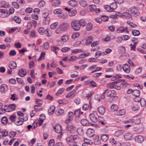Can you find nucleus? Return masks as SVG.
Listing matches in <instances>:
<instances>
[{"label":"nucleus","instance_id":"obj_55","mask_svg":"<svg viewBox=\"0 0 146 146\" xmlns=\"http://www.w3.org/2000/svg\"><path fill=\"white\" fill-rule=\"evenodd\" d=\"M64 89L63 88L60 89L55 94V95L56 96H58L61 94L63 92Z\"/></svg>","mask_w":146,"mask_h":146},{"label":"nucleus","instance_id":"obj_45","mask_svg":"<svg viewBox=\"0 0 146 146\" xmlns=\"http://www.w3.org/2000/svg\"><path fill=\"white\" fill-rule=\"evenodd\" d=\"M123 17H125L127 19H129L131 18V15H130V14L128 12H123Z\"/></svg>","mask_w":146,"mask_h":146},{"label":"nucleus","instance_id":"obj_36","mask_svg":"<svg viewBox=\"0 0 146 146\" xmlns=\"http://www.w3.org/2000/svg\"><path fill=\"white\" fill-rule=\"evenodd\" d=\"M101 139L104 141H106L108 139V135L103 134L101 136Z\"/></svg>","mask_w":146,"mask_h":146},{"label":"nucleus","instance_id":"obj_3","mask_svg":"<svg viewBox=\"0 0 146 146\" xmlns=\"http://www.w3.org/2000/svg\"><path fill=\"white\" fill-rule=\"evenodd\" d=\"M78 21L75 19L72 21L71 23L72 27L75 31H79L80 29V25L78 24Z\"/></svg>","mask_w":146,"mask_h":146},{"label":"nucleus","instance_id":"obj_35","mask_svg":"<svg viewBox=\"0 0 146 146\" xmlns=\"http://www.w3.org/2000/svg\"><path fill=\"white\" fill-rule=\"evenodd\" d=\"M50 20V18H44L42 21V24L44 25H48L49 23Z\"/></svg>","mask_w":146,"mask_h":146},{"label":"nucleus","instance_id":"obj_59","mask_svg":"<svg viewBox=\"0 0 146 146\" xmlns=\"http://www.w3.org/2000/svg\"><path fill=\"white\" fill-rule=\"evenodd\" d=\"M45 55V53L44 52H42L41 53V54L39 58L38 59V61H39L42 60L43 58H44V56Z\"/></svg>","mask_w":146,"mask_h":146},{"label":"nucleus","instance_id":"obj_1","mask_svg":"<svg viewBox=\"0 0 146 146\" xmlns=\"http://www.w3.org/2000/svg\"><path fill=\"white\" fill-rule=\"evenodd\" d=\"M78 135H71L66 139V142L69 145H72L75 142V140L78 139Z\"/></svg>","mask_w":146,"mask_h":146},{"label":"nucleus","instance_id":"obj_10","mask_svg":"<svg viewBox=\"0 0 146 146\" xmlns=\"http://www.w3.org/2000/svg\"><path fill=\"white\" fill-rule=\"evenodd\" d=\"M121 81V80H119L113 82L109 84L108 86V87L111 89L114 88H115V87L116 85L118 83H120Z\"/></svg>","mask_w":146,"mask_h":146},{"label":"nucleus","instance_id":"obj_64","mask_svg":"<svg viewBox=\"0 0 146 146\" xmlns=\"http://www.w3.org/2000/svg\"><path fill=\"white\" fill-rule=\"evenodd\" d=\"M15 47L17 48H19L21 47L22 46L21 43L19 42L15 43L14 44Z\"/></svg>","mask_w":146,"mask_h":146},{"label":"nucleus","instance_id":"obj_11","mask_svg":"<svg viewBox=\"0 0 146 146\" xmlns=\"http://www.w3.org/2000/svg\"><path fill=\"white\" fill-rule=\"evenodd\" d=\"M122 69L123 71L126 73H129L130 71V66L127 64H124L122 67Z\"/></svg>","mask_w":146,"mask_h":146},{"label":"nucleus","instance_id":"obj_15","mask_svg":"<svg viewBox=\"0 0 146 146\" xmlns=\"http://www.w3.org/2000/svg\"><path fill=\"white\" fill-rule=\"evenodd\" d=\"M94 131L93 129L89 128L87 129L86 134L89 137H93L95 135L94 134Z\"/></svg>","mask_w":146,"mask_h":146},{"label":"nucleus","instance_id":"obj_61","mask_svg":"<svg viewBox=\"0 0 146 146\" xmlns=\"http://www.w3.org/2000/svg\"><path fill=\"white\" fill-rule=\"evenodd\" d=\"M16 135V133L15 132H11L9 135V136L11 138L14 137Z\"/></svg>","mask_w":146,"mask_h":146},{"label":"nucleus","instance_id":"obj_19","mask_svg":"<svg viewBox=\"0 0 146 146\" xmlns=\"http://www.w3.org/2000/svg\"><path fill=\"white\" fill-rule=\"evenodd\" d=\"M85 85H89L91 86L92 87H95L97 86V84L94 81L92 80L91 81H87L84 82Z\"/></svg>","mask_w":146,"mask_h":146},{"label":"nucleus","instance_id":"obj_34","mask_svg":"<svg viewBox=\"0 0 146 146\" xmlns=\"http://www.w3.org/2000/svg\"><path fill=\"white\" fill-rule=\"evenodd\" d=\"M81 123L84 126H87L89 125L88 121L85 119H82L81 120Z\"/></svg>","mask_w":146,"mask_h":146},{"label":"nucleus","instance_id":"obj_16","mask_svg":"<svg viewBox=\"0 0 146 146\" xmlns=\"http://www.w3.org/2000/svg\"><path fill=\"white\" fill-rule=\"evenodd\" d=\"M134 140L135 142L139 143H141L144 140L143 137L141 135H139L135 136L134 137Z\"/></svg>","mask_w":146,"mask_h":146},{"label":"nucleus","instance_id":"obj_22","mask_svg":"<svg viewBox=\"0 0 146 146\" xmlns=\"http://www.w3.org/2000/svg\"><path fill=\"white\" fill-rule=\"evenodd\" d=\"M98 110L99 113L103 115L105 112V108L103 106H100L98 108Z\"/></svg>","mask_w":146,"mask_h":146},{"label":"nucleus","instance_id":"obj_63","mask_svg":"<svg viewBox=\"0 0 146 146\" xmlns=\"http://www.w3.org/2000/svg\"><path fill=\"white\" fill-rule=\"evenodd\" d=\"M80 35V34L77 32H76L73 34L72 35V38H75L78 37Z\"/></svg>","mask_w":146,"mask_h":146},{"label":"nucleus","instance_id":"obj_40","mask_svg":"<svg viewBox=\"0 0 146 146\" xmlns=\"http://www.w3.org/2000/svg\"><path fill=\"white\" fill-rule=\"evenodd\" d=\"M111 110L113 111H117L118 109V107L115 104H112L111 107Z\"/></svg>","mask_w":146,"mask_h":146},{"label":"nucleus","instance_id":"obj_9","mask_svg":"<svg viewBox=\"0 0 146 146\" xmlns=\"http://www.w3.org/2000/svg\"><path fill=\"white\" fill-rule=\"evenodd\" d=\"M104 92L106 96L111 97H113L115 96V93L114 90H109L108 89L106 90Z\"/></svg>","mask_w":146,"mask_h":146},{"label":"nucleus","instance_id":"obj_26","mask_svg":"<svg viewBox=\"0 0 146 146\" xmlns=\"http://www.w3.org/2000/svg\"><path fill=\"white\" fill-rule=\"evenodd\" d=\"M55 107L54 106H50V108L48 110V114L50 115L52 114L55 110Z\"/></svg>","mask_w":146,"mask_h":146},{"label":"nucleus","instance_id":"obj_14","mask_svg":"<svg viewBox=\"0 0 146 146\" xmlns=\"http://www.w3.org/2000/svg\"><path fill=\"white\" fill-rule=\"evenodd\" d=\"M16 107L15 104H10L8 106L6 111L7 112H10L14 110H15Z\"/></svg>","mask_w":146,"mask_h":146},{"label":"nucleus","instance_id":"obj_20","mask_svg":"<svg viewBox=\"0 0 146 146\" xmlns=\"http://www.w3.org/2000/svg\"><path fill=\"white\" fill-rule=\"evenodd\" d=\"M49 14V12L48 10L47 9H45L42 11V17L44 18H49L48 17Z\"/></svg>","mask_w":146,"mask_h":146},{"label":"nucleus","instance_id":"obj_24","mask_svg":"<svg viewBox=\"0 0 146 146\" xmlns=\"http://www.w3.org/2000/svg\"><path fill=\"white\" fill-rule=\"evenodd\" d=\"M125 138L127 140H131L133 138V135L129 133H127L124 135Z\"/></svg>","mask_w":146,"mask_h":146},{"label":"nucleus","instance_id":"obj_38","mask_svg":"<svg viewBox=\"0 0 146 146\" xmlns=\"http://www.w3.org/2000/svg\"><path fill=\"white\" fill-rule=\"evenodd\" d=\"M61 3V2L59 0H56L52 3V5L55 7L58 6Z\"/></svg>","mask_w":146,"mask_h":146},{"label":"nucleus","instance_id":"obj_23","mask_svg":"<svg viewBox=\"0 0 146 146\" xmlns=\"http://www.w3.org/2000/svg\"><path fill=\"white\" fill-rule=\"evenodd\" d=\"M9 66L10 69H15L17 67V64L15 62L12 61L9 63Z\"/></svg>","mask_w":146,"mask_h":146},{"label":"nucleus","instance_id":"obj_60","mask_svg":"<svg viewBox=\"0 0 146 146\" xmlns=\"http://www.w3.org/2000/svg\"><path fill=\"white\" fill-rule=\"evenodd\" d=\"M81 113L80 109H78L75 111L74 114L75 115L76 117L79 116V115Z\"/></svg>","mask_w":146,"mask_h":146},{"label":"nucleus","instance_id":"obj_8","mask_svg":"<svg viewBox=\"0 0 146 146\" xmlns=\"http://www.w3.org/2000/svg\"><path fill=\"white\" fill-rule=\"evenodd\" d=\"M69 25L67 22H62L59 26L60 29L62 31H67L69 28Z\"/></svg>","mask_w":146,"mask_h":146},{"label":"nucleus","instance_id":"obj_54","mask_svg":"<svg viewBox=\"0 0 146 146\" xmlns=\"http://www.w3.org/2000/svg\"><path fill=\"white\" fill-rule=\"evenodd\" d=\"M141 106L142 107H144L146 105V101L145 99L141 98L140 100Z\"/></svg>","mask_w":146,"mask_h":146},{"label":"nucleus","instance_id":"obj_13","mask_svg":"<svg viewBox=\"0 0 146 146\" xmlns=\"http://www.w3.org/2000/svg\"><path fill=\"white\" fill-rule=\"evenodd\" d=\"M93 140L94 141V144L96 145H98L100 144L101 141L99 139V137L97 135H95L93 137Z\"/></svg>","mask_w":146,"mask_h":146},{"label":"nucleus","instance_id":"obj_49","mask_svg":"<svg viewBox=\"0 0 146 146\" xmlns=\"http://www.w3.org/2000/svg\"><path fill=\"white\" fill-rule=\"evenodd\" d=\"M132 34L135 36H138L140 35L139 31L136 30H134L132 32Z\"/></svg>","mask_w":146,"mask_h":146},{"label":"nucleus","instance_id":"obj_48","mask_svg":"<svg viewBox=\"0 0 146 146\" xmlns=\"http://www.w3.org/2000/svg\"><path fill=\"white\" fill-rule=\"evenodd\" d=\"M137 42L138 41H137L136 42H134L133 45L132 44H130V45L131 46V50H134L135 51L136 50V46Z\"/></svg>","mask_w":146,"mask_h":146},{"label":"nucleus","instance_id":"obj_27","mask_svg":"<svg viewBox=\"0 0 146 146\" xmlns=\"http://www.w3.org/2000/svg\"><path fill=\"white\" fill-rule=\"evenodd\" d=\"M93 40V36H89L86 40V44L87 45H89L92 42Z\"/></svg>","mask_w":146,"mask_h":146},{"label":"nucleus","instance_id":"obj_32","mask_svg":"<svg viewBox=\"0 0 146 146\" xmlns=\"http://www.w3.org/2000/svg\"><path fill=\"white\" fill-rule=\"evenodd\" d=\"M1 7H4L5 8H7L9 7L10 6L8 3L5 1H3L1 2Z\"/></svg>","mask_w":146,"mask_h":146},{"label":"nucleus","instance_id":"obj_30","mask_svg":"<svg viewBox=\"0 0 146 146\" xmlns=\"http://www.w3.org/2000/svg\"><path fill=\"white\" fill-rule=\"evenodd\" d=\"M76 11L75 8H72L71 11L69 12V15L70 17L74 16L76 15Z\"/></svg>","mask_w":146,"mask_h":146},{"label":"nucleus","instance_id":"obj_28","mask_svg":"<svg viewBox=\"0 0 146 146\" xmlns=\"http://www.w3.org/2000/svg\"><path fill=\"white\" fill-rule=\"evenodd\" d=\"M78 24L80 25V27L82 26L84 27L86 24V22L84 19H81L78 21Z\"/></svg>","mask_w":146,"mask_h":146},{"label":"nucleus","instance_id":"obj_7","mask_svg":"<svg viewBox=\"0 0 146 146\" xmlns=\"http://www.w3.org/2000/svg\"><path fill=\"white\" fill-rule=\"evenodd\" d=\"M75 126L74 125H68L66 127V131L70 133H74L75 132Z\"/></svg>","mask_w":146,"mask_h":146},{"label":"nucleus","instance_id":"obj_44","mask_svg":"<svg viewBox=\"0 0 146 146\" xmlns=\"http://www.w3.org/2000/svg\"><path fill=\"white\" fill-rule=\"evenodd\" d=\"M64 112V110L61 109H59L58 110L56 111V113L57 115L59 116L62 115Z\"/></svg>","mask_w":146,"mask_h":146},{"label":"nucleus","instance_id":"obj_18","mask_svg":"<svg viewBox=\"0 0 146 146\" xmlns=\"http://www.w3.org/2000/svg\"><path fill=\"white\" fill-rule=\"evenodd\" d=\"M8 90L7 86L4 84L0 86V91L1 93H3L7 91Z\"/></svg>","mask_w":146,"mask_h":146},{"label":"nucleus","instance_id":"obj_2","mask_svg":"<svg viewBox=\"0 0 146 146\" xmlns=\"http://www.w3.org/2000/svg\"><path fill=\"white\" fill-rule=\"evenodd\" d=\"M128 12L130 14L131 17L137 16L139 15L140 13L138 10L135 7H133L129 8L128 10Z\"/></svg>","mask_w":146,"mask_h":146},{"label":"nucleus","instance_id":"obj_4","mask_svg":"<svg viewBox=\"0 0 146 146\" xmlns=\"http://www.w3.org/2000/svg\"><path fill=\"white\" fill-rule=\"evenodd\" d=\"M54 129L57 133H59L60 135L58 136V137H61L62 135L61 132L62 130V126L59 124H56L54 127Z\"/></svg>","mask_w":146,"mask_h":146},{"label":"nucleus","instance_id":"obj_52","mask_svg":"<svg viewBox=\"0 0 146 146\" xmlns=\"http://www.w3.org/2000/svg\"><path fill=\"white\" fill-rule=\"evenodd\" d=\"M45 4V2L44 1L42 0L40 1L38 3V6L39 7H43Z\"/></svg>","mask_w":146,"mask_h":146},{"label":"nucleus","instance_id":"obj_33","mask_svg":"<svg viewBox=\"0 0 146 146\" xmlns=\"http://www.w3.org/2000/svg\"><path fill=\"white\" fill-rule=\"evenodd\" d=\"M1 122L3 124L6 125L7 123L8 120L6 116H4L1 118Z\"/></svg>","mask_w":146,"mask_h":146},{"label":"nucleus","instance_id":"obj_12","mask_svg":"<svg viewBox=\"0 0 146 146\" xmlns=\"http://www.w3.org/2000/svg\"><path fill=\"white\" fill-rule=\"evenodd\" d=\"M127 29L128 28L126 27H120L117 30V32L118 33L126 32L128 33L129 31Z\"/></svg>","mask_w":146,"mask_h":146},{"label":"nucleus","instance_id":"obj_29","mask_svg":"<svg viewBox=\"0 0 146 146\" xmlns=\"http://www.w3.org/2000/svg\"><path fill=\"white\" fill-rule=\"evenodd\" d=\"M140 94V91L137 90H134L133 91V95L137 98H139Z\"/></svg>","mask_w":146,"mask_h":146},{"label":"nucleus","instance_id":"obj_43","mask_svg":"<svg viewBox=\"0 0 146 146\" xmlns=\"http://www.w3.org/2000/svg\"><path fill=\"white\" fill-rule=\"evenodd\" d=\"M59 17L63 19H65L68 18V16L66 14H60L59 16Z\"/></svg>","mask_w":146,"mask_h":146},{"label":"nucleus","instance_id":"obj_51","mask_svg":"<svg viewBox=\"0 0 146 146\" xmlns=\"http://www.w3.org/2000/svg\"><path fill=\"white\" fill-rule=\"evenodd\" d=\"M62 40L64 42H66L68 40V36L67 35H64L61 38Z\"/></svg>","mask_w":146,"mask_h":146},{"label":"nucleus","instance_id":"obj_57","mask_svg":"<svg viewBox=\"0 0 146 146\" xmlns=\"http://www.w3.org/2000/svg\"><path fill=\"white\" fill-rule=\"evenodd\" d=\"M16 53V52L15 50H12L10 51L9 54L10 56H15Z\"/></svg>","mask_w":146,"mask_h":146},{"label":"nucleus","instance_id":"obj_50","mask_svg":"<svg viewBox=\"0 0 146 146\" xmlns=\"http://www.w3.org/2000/svg\"><path fill=\"white\" fill-rule=\"evenodd\" d=\"M92 25L91 23H89L87 25L86 29L88 31H90L92 29Z\"/></svg>","mask_w":146,"mask_h":146},{"label":"nucleus","instance_id":"obj_5","mask_svg":"<svg viewBox=\"0 0 146 146\" xmlns=\"http://www.w3.org/2000/svg\"><path fill=\"white\" fill-rule=\"evenodd\" d=\"M97 113L96 111H94L93 112L90 114L89 117L92 122H96L98 120Z\"/></svg>","mask_w":146,"mask_h":146},{"label":"nucleus","instance_id":"obj_17","mask_svg":"<svg viewBox=\"0 0 146 146\" xmlns=\"http://www.w3.org/2000/svg\"><path fill=\"white\" fill-rule=\"evenodd\" d=\"M27 74V71L26 69H21L19 70L18 72L19 75L21 77H23Z\"/></svg>","mask_w":146,"mask_h":146},{"label":"nucleus","instance_id":"obj_62","mask_svg":"<svg viewBox=\"0 0 146 146\" xmlns=\"http://www.w3.org/2000/svg\"><path fill=\"white\" fill-rule=\"evenodd\" d=\"M55 144L54 140L53 139H50L48 143L49 146H54Z\"/></svg>","mask_w":146,"mask_h":146},{"label":"nucleus","instance_id":"obj_6","mask_svg":"<svg viewBox=\"0 0 146 146\" xmlns=\"http://www.w3.org/2000/svg\"><path fill=\"white\" fill-rule=\"evenodd\" d=\"M38 32L41 35H44V34L47 35V36L48 37L50 36L51 35V34L49 33L48 30V29L45 30L42 27H40L38 29Z\"/></svg>","mask_w":146,"mask_h":146},{"label":"nucleus","instance_id":"obj_37","mask_svg":"<svg viewBox=\"0 0 146 146\" xmlns=\"http://www.w3.org/2000/svg\"><path fill=\"white\" fill-rule=\"evenodd\" d=\"M62 12L63 11L61 9H56L53 11L54 14H61Z\"/></svg>","mask_w":146,"mask_h":146},{"label":"nucleus","instance_id":"obj_21","mask_svg":"<svg viewBox=\"0 0 146 146\" xmlns=\"http://www.w3.org/2000/svg\"><path fill=\"white\" fill-rule=\"evenodd\" d=\"M14 123L17 125H21L23 124V121L21 118H16L14 121Z\"/></svg>","mask_w":146,"mask_h":146},{"label":"nucleus","instance_id":"obj_47","mask_svg":"<svg viewBox=\"0 0 146 146\" xmlns=\"http://www.w3.org/2000/svg\"><path fill=\"white\" fill-rule=\"evenodd\" d=\"M88 8L90 10V11H95L96 9V6L94 5H90L89 7Z\"/></svg>","mask_w":146,"mask_h":146},{"label":"nucleus","instance_id":"obj_39","mask_svg":"<svg viewBox=\"0 0 146 146\" xmlns=\"http://www.w3.org/2000/svg\"><path fill=\"white\" fill-rule=\"evenodd\" d=\"M124 133L123 131L120 130L116 131L115 133V136L118 137L122 135Z\"/></svg>","mask_w":146,"mask_h":146},{"label":"nucleus","instance_id":"obj_25","mask_svg":"<svg viewBox=\"0 0 146 146\" xmlns=\"http://www.w3.org/2000/svg\"><path fill=\"white\" fill-rule=\"evenodd\" d=\"M77 2L76 0H71L68 2V4L71 6H75L77 5Z\"/></svg>","mask_w":146,"mask_h":146},{"label":"nucleus","instance_id":"obj_56","mask_svg":"<svg viewBox=\"0 0 146 146\" xmlns=\"http://www.w3.org/2000/svg\"><path fill=\"white\" fill-rule=\"evenodd\" d=\"M30 75L32 78L33 79H35V70L34 69H33L31 70Z\"/></svg>","mask_w":146,"mask_h":146},{"label":"nucleus","instance_id":"obj_46","mask_svg":"<svg viewBox=\"0 0 146 146\" xmlns=\"http://www.w3.org/2000/svg\"><path fill=\"white\" fill-rule=\"evenodd\" d=\"M80 4L81 6L83 7H86L87 5L86 1L84 0L81 1L80 2Z\"/></svg>","mask_w":146,"mask_h":146},{"label":"nucleus","instance_id":"obj_58","mask_svg":"<svg viewBox=\"0 0 146 146\" xmlns=\"http://www.w3.org/2000/svg\"><path fill=\"white\" fill-rule=\"evenodd\" d=\"M84 141L85 142V143H86V144H88L89 145H91L93 143L91 141L86 138H85L84 139Z\"/></svg>","mask_w":146,"mask_h":146},{"label":"nucleus","instance_id":"obj_41","mask_svg":"<svg viewBox=\"0 0 146 146\" xmlns=\"http://www.w3.org/2000/svg\"><path fill=\"white\" fill-rule=\"evenodd\" d=\"M15 21L17 23L20 24L21 22V19L20 18L17 16H15L13 18Z\"/></svg>","mask_w":146,"mask_h":146},{"label":"nucleus","instance_id":"obj_53","mask_svg":"<svg viewBox=\"0 0 146 146\" xmlns=\"http://www.w3.org/2000/svg\"><path fill=\"white\" fill-rule=\"evenodd\" d=\"M58 24V23L57 22L52 23L50 26V28L51 29H54L56 28V27Z\"/></svg>","mask_w":146,"mask_h":146},{"label":"nucleus","instance_id":"obj_42","mask_svg":"<svg viewBox=\"0 0 146 146\" xmlns=\"http://www.w3.org/2000/svg\"><path fill=\"white\" fill-rule=\"evenodd\" d=\"M76 90H74L72 92L69 93L68 95L66 96L67 98H69L71 96H74L75 95Z\"/></svg>","mask_w":146,"mask_h":146},{"label":"nucleus","instance_id":"obj_31","mask_svg":"<svg viewBox=\"0 0 146 146\" xmlns=\"http://www.w3.org/2000/svg\"><path fill=\"white\" fill-rule=\"evenodd\" d=\"M110 6L111 8V10L112 11L114 10L117 7V3L116 2L112 3L110 4Z\"/></svg>","mask_w":146,"mask_h":146}]
</instances>
